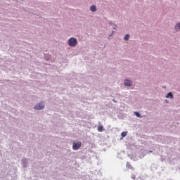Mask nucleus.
<instances>
[{"label": "nucleus", "instance_id": "f257e3e1", "mask_svg": "<svg viewBox=\"0 0 180 180\" xmlns=\"http://www.w3.org/2000/svg\"><path fill=\"white\" fill-rule=\"evenodd\" d=\"M78 43V41H77V39L75 38H70L68 40V44L69 46H70V47H75V46H77V44Z\"/></svg>", "mask_w": 180, "mask_h": 180}, {"label": "nucleus", "instance_id": "f03ea898", "mask_svg": "<svg viewBox=\"0 0 180 180\" xmlns=\"http://www.w3.org/2000/svg\"><path fill=\"white\" fill-rule=\"evenodd\" d=\"M82 144V143H81V141L73 142V145H72L73 150H79V148H81Z\"/></svg>", "mask_w": 180, "mask_h": 180}, {"label": "nucleus", "instance_id": "7ed1b4c3", "mask_svg": "<svg viewBox=\"0 0 180 180\" xmlns=\"http://www.w3.org/2000/svg\"><path fill=\"white\" fill-rule=\"evenodd\" d=\"M44 103H39L34 108L35 110H41V109H44Z\"/></svg>", "mask_w": 180, "mask_h": 180}, {"label": "nucleus", "instance_id": "20e7f679", "mask_svg": "<svg viewBox=\"0 0 180 180\" xmlns=\"http://www.w3.org/2000/svg\"><path fill=\"white\" fill-rule=\"evenodd\" d=\"M124 84L125 86H131L132 82L129 79H126L124 80Z\"/></svg>", "mask_w": 180, "mask_h": 180}, {"label": "nucleus", "instance_id": "39448f33", "mask_svg": "<svg viewBox=\"0 0 180 180\" xmlns=\"http://www.w3.org/2000/svg\"><path fill=\"white\" fill-rule=\"evenodd\" d=\"M90 11L91 12H96V6L95 5H92L91 7H90Z\"/></svg>", "mask_w": 180, "mask_h": 180}, {"label": "nucleus", "instance_id": "423d86ee", "mask_svg": "<svg viewBox=\"0 0 180 180\" xmlns=\"http://www.w3.org/2000/svg\"><path fill=\"white\" fill-rule=\"evenodd\" d=\"M166 98H170V99H173L174 98V95H172V92H169L167 94V95L166 96Z\"/></svg>", "mask_w": 180, "mask_h": 180}, {"label": "nucleus", "instance_id": "0eeeda50", "mask_svg": "<svg viewBox=\"0 0 180 180\" xmlns=\"http://www.w3.org/2000/svg\"><path fill=\"white\" fill-rule=\"evenodd\" d=\"M98 131L102 132L103 131V126L100 125L98 127Z\"/></svg>", "mask_w": 180, "mask_h": 180}, {"label": "nucleus", "instance_id": "6e6552de", "mask_svg": "<svg viewBox=\"0 0 180 180\" xmlns=\"http://www.w3.org/2000/svg\"><path fill=\"white\" fill-rule=\"evenodd\" d=\"M124 39V40H129V39H130V35L129 34H127Z\"/></svg>", "mask_w": 180, "mask_h": 180}, {"label": "nucleus", "instance_id": "1a4fd4ad", "mask_svg": "<svg viewBox=\"0 0 180 180\" xmlns=\"http://www.w3.org/2000/svg\"><path fill=\"white\" fill-rule=\"evenodd\" d=\"M121 136L122 137H126V136H127V132L126 131L122 132Z\"/></svg>", "mask_w": 180, "mask_h": 180}, {"label": "nucleus", "instance_id": "9d476101", "mask_svg": "<svg viewBox=\"0 0 180 180\" xmlns=\"http://www.w3.org/2000/svg\"><path fill=\"white\" fill-rule=\"evenodd\" d=\"M134 115H136V116L137 117H141V115H140V113L137 112H134Z\"/></svg>", "mask_w": 180, "mask_h": 180}, {"label": "nucleus", "instance_id": "9b49d317", "mask_svg": "<svg viewBox=\"0 0 180 180\" xmlns=\"http://www.w3.org/2000/svg\"><path fill=\"white\" fill-rule=\"evenodd\" d=\"M178 27V29H180V23H177L176 25V29Z\"/></svg>", "mask_w": 180, "mask_h": 180}, {"label": "nucleus", "instance_id": "f8f14e48", "mask_svg": "<svg viewBox=\"0 0 180 180\" xmlns=\"http://www.w3.org/2000/svg\"><path fill=\"white\" fill-rule=\"evenodd\" d=\"M113 102H116V101L115 99H112Z\"/></svg>", "mask_w": 180, "mask_h": 180}]
</instances>
